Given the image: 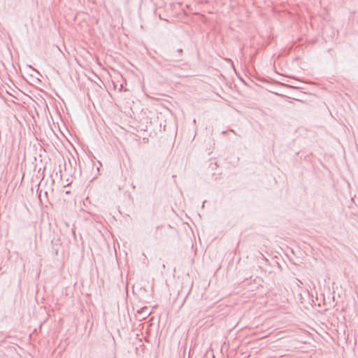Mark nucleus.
Returning <instances> with one entry per match:
<instances>
[{
  "mask_svg": "<svg viewBox=\"0 0 358 358\" xmlns=\"http://www.w3.org/2000/svg\"><path fill=\"white\" fill-rule=\"evenodd\" d=\"M177 52L179 54V57H180L182 55V50L181 48H179L177 50Z\"/></svg>",
  "mask_w": 358,
  "mask_h": 358,
  "instance_id": "nucleus-2",
  "label": "nucleus"
},
{
  "mask_svg": "<svg viewBox=\"0 0 358 358\" xmlns=\"http://www.w3.org/2000/svg\"><path fill=\"white\" fill-rule=\"evenodd\" d=\"M139 320H144L150 314V311L148 307H143L137 311Z\"/></svg>",
  "mask_w": 358,
  "mask_h": 358,
  "instance_id": "nucleus-1",
  "label": "nucleus"
},
{
  "mask_svg": "<svg viewBox=\"0 0 358 358\" xmlns=\"http://www.w3.org/2000/svg\"><path fill=\"white\" fill-rule=\"evenodd\" d=\"M193 122H194V124H196V120H195V119L193 120Z\"/></svg>",
  "mask_w": 358,
  "mask_h": 358,
  "instance_id": "nucleus-3",
  "label": "nucleus"
}]
</instances>
